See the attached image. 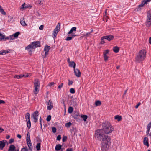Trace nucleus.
I'll return each instance as SVG.
<instances>
[{
	"label": "nucleus",
	"mask_w": 151,
	"mask_h": 151,
	"mask_svg": "<svg viewBox=\"0 0 151 151\" xmlns=\"http://www.w3.org/2000/svg\"><path fill=\"white\" fill-rule=\"evenodd\" d=\"M73 111V108L72 107L70 106L68 109V113H71Z\"/></svg>",
	"instance_id": "33"
},
{
	"label": "nucleus",
	"mask_w": 151,
	"mask_h": 151,
	"mask_svg": "<svg viewBox=\"0 0 151 151\" xmlns=\"http://www.w3.org/2000/svg\"><path fill=\"white\" fill-rule=\"evenodd\" d=\"M32 7V6L31 5L29 4H26L24 3H23L22 5V7L21 8V9H25L26 8H31Z\"/></svg>",
	"instance_id": "13"
},
{
	"label": "nucleus",
	"mask_w": 151,
	"mask_h": 151,
	"mask_svg": "<svg viewBox=\"0 0 151 151\" xmlns=\"http://www.w3.org/2000/svg\"><path fill=\"white\" fill-rule=\"evenodd\" d=\"M69 66L70 67H73L74 69L76 68V64L73 61L69 62Z\"/></svg>",
	"instance_id": "18"
},
{
	"label": "nucleus",
	"mask_w": 151,
	"mask_h": 151,
	"mask_svg": "<svg viewBox=\"0 0 151 151\" xmlns=\"http://www.w3.org/2000/svg\"><path fill=\"white\" fill-rule=\"evenodd\" d=\"M28 146L29 147V149L31 150L32 148V144L31 142V141L26 142Z\"/></svg>",
	"instance_id": "27"
},
{
	"label": "nucleus",
	"mask_w": 151,
	"mask_h": 151,
	"mask_svg": "<svg viewBox=\"0 0 151 151\" xmlns=\"http://www.w3.org/2000/svg\"><path fill=\"white\" fill-rule=\"evenodd\" d=\"M70 93L72 94H74L75 93V91L74 89L73 88H71L70 89Z\"/></svg>",
	"instance_id": "42"
},
{
	"label": "nucleus",
	"mask_w": 151,
	"mask_h": 151,
	"mask_svg": "<svg viewBox=\"0 0 151 151\" xmlns=\"http://www.w3.org/2000/svg\"><path fill=\"white\" fill-rule=\"evenodd\" d=\"M52 132L53 133H55L56 132V129L55 127H52Z\"/></svg>",
	"instance_id": "45"
},
{
	"label": "nucleus",
	"mask_w": 151,
	"mask_h": 151,
	"mask_svg": "<svg viewBox=\"0 0 151 151\" xmlns=\"http://www.w3.org/2000/svg\"><path fill=\"white\" fill-rule=\"evenodd\" d=\"M72 39L71 36H68L67 37L66 40L67 41H70Z\"/></svg>",
	"instance_id": "47"
},
{
	"label": "nucleus",
	"mask_w": 151,
	"mask_h": 151,
	"mask_svg": "<svg viewBox=\"0 0 151 151\" xmlns=\"http://www.w3.org/2000/svg\"><path fill=\"white\" fill-rule=\"evenodd\" d=\"M15 147L13 145H11L8 150V151H14L15 149Z\"/></svg>",
	"instance_id": "17"
},
{
	"label": "nucleus",
	"mask_w": 151,
	"mask_h": 151,
	"mask_svg": "<svg viewBox=\"0 0 151 151\" xmlns=\"http://www.w3.org/2000/svg\"><path fill=\"white\" fill-rule=\"evenodd\" d=\"M79 116L81 117V118L83 119V120L86 121L87 119L88 116L86 115H81V116Z\"/></svg>",
	"instance_id": "28"
},
{
	"label": "nucleus",
	"mask_w": 151,
	"mask_h": 151,
	"mask_svg": "<svg viewBox=\"0 0 151 151\" xmlns=\"http://www.w3.org/2000/svg\"><path fill=\"white\" fill-rule=\"evenodd\" d=\"M47 102V109L50 110L53 107L52 102L51 100H49V101Z\"/></svg>",
	"instance_id": "9"
},
{
	"label": "nucleus",
	"mask_w": 151,
	"mask_h": 151,
	"mask_svg": "<svg viewBox=\"0 0 151 151\" xmlns=\"http://www.w3.org/2000/svg\"><path fill=\"white\" fill-rule=\"evenodd\" d=\"M109 51V50H106L103 52V55H107V54L108 53Z\"/></svg>",
	"instance_id": "38"
},
{
	"label": "nucleus",
	"mask_w": 151,
	"mask_h": 151,
	"mask_svg": "<svg viewBox=\"0 0 151 151\" xmlns=\"http://www.w3.org/2000/svg\"><path fill=\"white\" fill-rule=\"evenodd\" d=\"M38 115V112L37 111H35L32 114V116L34 119V122H37Z\"/></svg>",
	"instance_id": "8"
},
{
	"label": "nucleus",
	"mask_w": 151,
	"mask_h": 151,
	"mask_svg": "<svg viewBox=\"0 0 151 151\" xmlns=\"http://www.w3.org/2000/svg\"><path fill=\"white\" fill-rule=\"evenodd\" d=\"M146 51L144 49L139 51L136 55V61L138 63L143 61L146 57Z\"/></svg>",
	"instance_id": "3"
},
{
	"label": "nucleus",
	"mask_w": 151,
	"mask_h": 151,
	"mask_svg": "<svg viewBox=\"0 0 151 151\" xmlns=\"http://www.w3.org/2000/svg\"><path fill=\"white\" fill-rule=\"evenodd\" d=\"M72 123H71L70 122H68L67 123H66L65 124V126L67 127V128H69V127L70 126L72 125Z\"/></svg>",
	"instance_id": "36"
},
{
	"label": "nucleus",
	"mask_w": 151,
	"mask_h": 151,
	"mask_svg": "<svg viewBox=\"0 0 151 151\" xmlns=\"http://www.w3.org/2000/svg\"><path fill=\"white\" fill-rule=\"evenodd\" d=\"M145 4H144V2L143 1L141 4L139 5L138 6L139 8L142 7Z\"/></svg>",
	"instance_id": "53"
},
{
	"label": "nucleus",
	"mask_w": 151,
	"mask_h": 151,
	"mask_svg": "<svg viewBox=\"0 0 151 151\" xmlns=\"http://www.w3.org/2000/svg\"><path fill=\"white\" fill-rule=\"evenodd\" d=\"M62 146L60 144L57 145L55 147V150L56 151H59L61 149Z\"/></svg>",
	"instance_id": "20"
},
{
	"label": "nucleus",
	"mask_w": 151,
	"mask_h": 151,
	"mask_svg": "<svg viewBox=\"0 0 151 151\" xmlns=\"http://www.w3.org/2000/svg\"><path fill=\"white\" fill-rule=\"evenodd\" d=\"M10 52V50H5L2 51H0V55H4Z\"/></svg>",
	"instance_id": "16"
},
{
	"label": "nucleus",
	"mask_w": 151,
	"mask_h": 151,
	"mask_svg": "<svg viewBox=\"0 0 151 151\" xmlns=\"http://www.w3.org/2000/svg\"><path fill=\"white\" fill-rule=\"evenodd\" d=\"M20 23L21 25L23 26H27V25L25 23L24 20V18L23 17L20 20Z\"/></svg>",
	"instance_id": "14"
},
{
	"label": "nucleus",
	"mask_w": 151,
	"mask_h": 151,
	"mask_svg": "<svg viewBox=\"0 0 151 151\" xmlns=\"http://www.w3.org/2000/svg\"><path fill=\"white\" fill-rule=\"evenodd\" d=\"M71 104L73 106H76L77 105V103L75 101H72L71 102Z\"/></svg>",
	"instance_id": "30"
},
{
	"label": "nucleus",
	"mask_w": 151,
	"mask_h": 151,
	"mask_svg": "<svg viewBox=\"0 0 151 151\" xmlns=\"http://www.w3.org/2000/svg\"><path fill=\"white\" fill-rule=\"evenodd\" d=\"M76 27H72L70 31L68 32V34H70L72 33L73 31H76Z\"/></svg>",
	"instance_id": "22"
},
{
	"label": "nucleus",
	"mask_w": 151,
	"mask_h": 151,
	"mask_svg": "<svg viewBox=\"0 0 151 151\" xmlns=\"http://www.w3.org/2000/svg\"><path fill=\"white\" fill-rule=\"evenodd\" d=\"M28 146L29 147V149L31 150L32 148V144L31 142V141L26 142Z\"/></svg>",
	"instance_id": "26"
},
{
	"label": "nucleus",
	"mask_w": 151,
	"mask_h": 151,
	"mask_svg": "<svg viewBox=\"0 0 151 151\" xmlns=\"http://www.w3.org/2000/svg\"><path fill=\"white\" fill-rule=\"evenodd\" d=\"M102 126V130L106 134L111 133L114 130L113 127L111 125L110 122L108 121L104 122Z\"/></svg>",
	"instance_id": "2"
},
{
	"label": "nucleus",
	"mask_w": 151,
	"mask_h": 151,
	"mask_svg": "<svg viewBox=\"0 0 151 151\" xmlns=\"http://www.w3.org/2000/svg\"><path fill=\"white\" fill-rule=\"evenodd\" d=\"M101 41L100 42V44H104L105 42L104 41V40L105 39H104V36H103V37H101Z\"/></svg>",
	"instance_id": "35"
},
{
	"label": "nucleus",
	"mask_w": 151,
	"mask_h": 151,
	"mask_svg": "<svg viewBox=\"0 0 151 151\" xmlns=\"http://www.w3.org/2000/svg\"><path fill=\"white\" fill-rule=\"evenodd\" d=\"M61 139V137L60 135H59L57 137V140H60Z\"/></svg>",
	"instance_id": "54"
},
{
	"label": "nucleus",
	"mask_w": 151,
	"mask_h": 151,
	"mask_svg": "<svg viewBox=\"0 0 151 151\" xmlns=\"http://www.w3.org/2000/svg\"><path fill=\"white\" fill-rule=\"evenodd\" d=\"M63 83H62L60 85H59L58 86V88L60 89L63 87Z\"/></svg>",
	"instance_id": "59"
},
{
	"label": "nucleus",
	"mask_w": 151,
	"mask_h": 151,
	"mask_svg": "<svg viewBox=\"0 0 151 151\" xmlns=\"http://www.w3.org/2000/svg\"><path fill=\"white\" fill-rule=\"evenodd\" d=\"M101 104V102L99 100H97L95 101V105L96 106H100Z\"/></svg>",
	"instance_id": "29"
},
{
	"label": "nucleus",
	"mask_w": 151,
	"mask_h": 151,
	"mask_svg": "<svg viewBox=\"0 0 151 151\" xmlns=\"http://www.w3.org/2000/svg\"><path fill=\"white\" fill-rule=\"evenodd\" d=\"M74 73L76 76L77 77H80L81 75V73L78 69H74Z\"/></svg>",
	"instance_id": "11"
},
{
	"label": "nucleus",
	"mask_w": 151,
	"mask_h": 151,
	"mask_svg": "<svg viewBox=\"0 0 151 151\" xmlns=\"http://www.w3.org/2000/svg\"><path fill=\"white\" fill-rule=\"evenodd\" d=\"M5 37V35L1 33V35L0 36V41H2V40L4 39Z\"/></svg>",
	"instance_id": "37"
},
{
	"label": "nucleus",
	"mask_w": 151,
	"mask_h": 151,
	"mask_svg": "<svg viewBox=\"0 0 151 151\" xmlns=\"http://www.w3.org/2000/svg\"><path fill=\"white\" fill-rule=\"evenodd\" d=\"M40 46V41H36L33 42L28 46L26 47L25 49L28 50L29 53L31 54L33 50V49L39 47Z\"/></svg>",
	"instance_id": "4"
},
{
	"label": "nucleus",
	"mask_w": 151,
	"mask_h": 151,
	"mask_svg": "<svg viewBox=\"0 0 151 151\" xmlns=\"http://www.w3.org/2000/svg\"><path fill=\"white\" fill-rule=\"evenodd\" d=\"M140 103L139 102L137 105H136L135 106V108L136 109L137 108L138 106L140 105Z\"/></svg>",
	"instance_id": "63"
},
{
	"label": "nucleus",
	"mask_w": 151,
	"mask_h": 151,
	"mask_svg": "<svg viewBox=\"0 0 151 151\" xmlns=\"http://www.w3.org/2000/svg\"><path fill=\"white\" fill-rule=\"evenodd\" d=\"M10 37V40H13L15 39V37H14V36L13 35L9 36Z\"/></svg>",
	"instance_id": "51"
},
{
	"label": "nucleus",
	"mask_w": 151,
	"mask_h": 151,
	"mask_svg": "<svg viewBox=\"0 0 151 151\" xmlns=\"http://www.w3.org/2000/svg\"><path fill=\"white\" fill-rule=\"evenodd\" d=\"M50 49V46H48L47 45H45L44 49V51L45 52V54L43 56V58H45L46 57V56L48 55Z\"/></svg>",
	"instance_id": "7"
},
{
	"label": "nucleus",
	"mask_w": 151,
	"mask_h": 151,
	"mask_svg": "<svg viewBox=\"0 0 151 151\" xmlns=\"http://www.w3.org/2000/svg\"><path fill=\"white\" fill-rule=\"evenodd\" d=\"M7 143V142L6 140H3L0 141V149L2 150L5 146L6 143Z\"/></svg>",
	"instance_id": "10"
},
{
	"label": "nucleus",
	"mask_w": 151,
	"mask_h": 151,
	"mask_svg": "<svg viewBox=\"0 0 151 151\" xmlns=\"http://www.w3.org/2000/svg\"><path fill=\"white\" fill-rule=\"evenodd\" d=\"M51 116L50 115L48 116L46 118V120L47 121H50L51 119Z\"/></svg>",
	"instance_id": "43"
},
{
	"label": "nucleus",
	"mask_w": 151,
	"mask_h": 151,
	"mask_svg": "<svg viewBox=\"0 0 151 151\" xmlns=\"http://www.w3.org/2000/svg\"><path fill=\"white\" fill-rule=\"evenodd\" d=\"M144 144L147 147L149 146V144L148 142V139L147 137H145L144 138L143 140Z\"/></svg>",
	"instance_id": "15"
},
{
	"label": "nucleus",
	"mask_w": 151,
	"mask_h": 151,
	"mask_svg": "<svg viewBox=\"0 0 151 151\" xmlns=\"http://www.w3.org/2000/svg\"><path fill=\"white\" fill-rule=\"evenodd\" d=\"M43 29V25H42L40 26L39 27V29L40 30H42Z\"/></svg>",
	"instance_id": "61"
},
{
	"label": "nucleus",
	"mask_w": 151,
	"mask_h": 151,
	"mask_svg": "<svg viewBox=\"0 0 151 151\" xmlns=\"http://www.w3.org/2000/svg\"><path fill=\"white\" fill-rule=\"evenodd\" d=\"M27 127L28 128V129H29L30 128L31 124V123H27Z\"/></svg>",
	"instance_id": "57"
},
{
	"label": "nucleus",
	"mask_w": 151,
	"mask_h": 151,
	"mask_svg": "<svg viewBox=\"0 0 151 151\" xmlns=\"http://www.w3.org/2000/svg\"><path fill=\"white\" fill-rule=\"evenodd\" d=\"M21 151H28L27 147H25L22 149Z\"/></svg>",
	"instance_id": "46"
},
{
	"label": "nucleus",
	"mask_w": 151,
	"mask_h": 151,
	"mask_svg": "<svg viewBox=\"0 0 151 151\" xmlns=\"http://www.w3.org/2000/svg\"><path fill=\"white\" fill-rule=\"evenodd\" d=\"M147 17H151V10L148 11L147 12Z\"/></svg>",
	"instance_id": "40"
},
{
	"label": "nucleus",
	"mask_w": 151,
	"mask_h": 151,
	"mask_svg": "<svg viewBox=\"0 0 151 151\" xmlns=\"http://www.w3.org/2000/svg\"><path fill=\"white\" fill-rule=\"evenodd\" d=\"M24 74H21L20 75H15L14 76V78L17 79H20L21 78L24 77Z\"/></svg>",
	"instance_id": "25"
},
{
	"label": "nucleus",
	"mask_w": 151,
	"mask_h": 151,
	"mask_svg": "<svg viewBox=\"0 0 151 151\" xmlns=\"http://www.w3.org/2000/svg\"><path fill=\"white\" fill-rule=\"evenodd\" d=\"M111 140V138H107V140L101 141V151H107L109 149V143Z\"/></svg>",
	"instance_id": "5"
},
{
	"label": "nucleus",
	"mask_w": 151,
	"mask_h": 151,
	"mask_svg": "<svg viewBox=\"0 0 151 151\" xmlns=\"http://www.w3.org/2000/svg\"><path fill=\"white\" fill-rule=\"evenodd\" d=\"M59 30L56 29H55L53 33V35L54 37H56L57 35V34L58 33Z\"/></svg>",
	"instance_id": "23"
},
{
	"label": "nucleus",
	"mask_w": 151,
	"mask_h": 151,
	"mask_svg": "<svg viewBox=\"0 0 151 151\" xmlns=\"http://www.w3.org/2000/svg\"><path fill=\"white\" fill-rule=\"evenodd\" d=\"M5 103V102L3 100L0 99V104L3 103L4 104Z\"/></svg>",
	"instance_id": "64"
},
{
	"label": "nucleus",
	"mask_w": 151,
	"mask_h": 151,
	"mask_svg": "<svg viewBox=\"0 0 151 151\" xmlns=\"http://www.w3.org/2000/svg\"><path fill=\"white\" fill-rule=\"evenodd\" d=\"M113 50L114 52L117 53L119 52V48L117 46H115L113 48Z\"/></svg>",
	"instance_id": "19"
},
{
	"label": "nucleus",
	"mask_w": 151,
	"mask_h": 151,
	"mask_svg": "<svg viewBox=\"0 0 151 151\" xmlns=\"http://www.w3.org/2000/svg\"><path fill=\"white\" fill-rule=\"evenodd\" d=\"M26 141V142L30 141V137H27Z\"/></svg>",
	"instance_id": "60"
},
{
	"label": "nucleus",
	"mask_w": 151,
	"mask_h": 151,
	"mask_svg": "<svg viewBox=\"0 0 151 151\" xmlns=\"http://www.w3.org/2000/svg\"><path fill=\"white\" fill-rule=\"evenodd\" d=\"M104 131L101 129H97L95 133V136L98 140L103 141L107 140V138H110V137L106 134H105Z\"/></svg>",
	"instance_id": "1"
},
{
	"label": "nucleus",
	"mask_w": 151,
	"mask_h": 151,
	"mask_svg": "<svg viewBox=\"0 0 151 151\" xmlns=\"http://www.w3.org/2000/svg\"><path fill=\"white\" fill-rule=\"evenodd\" d=\"M151 1V0H144L143 1L144 2V4H147V2H150Z\"/></svg>",
	"instance_id": "56"
},
{
	"label": "nucleus",
	"mask_w": 151,
	"mask_h": 151,
	"mask_svg": "<svg viewBox=\"0 0 151 151\" xmlns=\"http://www.w3.org/2000/svg\"><path fill=\"white\" fill-rule=\"evenodd\" d=\"M66 151H73V149L72 148H68L66 149Z\"/></svg>",
	"instance_id": "62"
},
{
	"label": "nucleus",
	"mask_w": 151,
	"mask_h": 151,
	"mask_svg": "<svg viewBox=\"0 0 151 151\" xmlns=\"http://www.w3.org/2000/svg\"><path fill=\"white\" fill-rule=\"evenodd\" d=\"M25 118L26 119V120L27 119L28 120V119H30V114L29 113H27L25 115Z\"/></svg>",
	"instance_id": "34"
},
{
	"label": "nucleus",
	"mask_w": 151,
	"mask_h": 151,
	"mask_svg": "<svg viewBox=\"0 0 151 151\" xmlns=\"http://www.w3.org/2000/svg\"><path fill=\"white\" fill-rule=\"evenodd\" d=\"M68 86H70L73 84V82L72 81H70V80H68Z\"/></svg>",
	"instance_id": "52"
},
{
	"label": "nucleus",
	"mask_w": 151,
	"mask_h": 151,
	"mask_svg": "<svg viewBox=\"0 0 151 151\" xmlns=\"http://www.w3.org/2000/svg\"><path fill=\"white\" fill-rule=\"evenodd\" d=\"M145 25L147 27H149L151 25V20L147 19L145 22Z\"/></svg>",
	"instance_id": "24"
},
{
	"label": "nucleus",
	"mask_w": 151,
	"mask_h": 151,
	"mask_svg": "<svg viewBox=\"0 0 151 151\" xmlns=\"http://www.w3.org/2000/svg\"><path fill=\"white\" fill-rule=\"evenodd\" d=\"M14 142V139L13 138H11L10 139L9 141V144H11L12 143H13Z\"/></svg>",
	"instance_id": "50"
},
{
	"label": "nucleus",
	"mask_w": 151,
	"mask_h": 151,
	"mask_svg": "<svg viewBox=\"0 0 151 151\" xmlns=\"http://www.w3.org/2000/svg\"><path fill=\"white\" fill-rule=\"evenodd\" d=\"M0 12L3 15H5L6 13L0 5Z\"/></svg>",
	"instance_id": "32"
},
{
	"label": "nucleus",
	"mask_w": 151,
	"mask_h": 151,
	"mask_svg": "<svg viewBox=\"0 0 151 151\" xmlns=\"http://www.w3.org/2000/svg\"><path fill=\"white\" fill-rule=\"evenodd\" d=\"M67 139V137L65 136H63V137L62 141L63 142H65L66 141Z\"/></svg>",
	"instance_id": "44"
},
{
	"label": "nucleus",
	"mask_w": 151,
	"mask_h": 151,
	"mask_svg": "<svg viewBox=\"0 0 151 151\" xmlns=\"http://www.w3.org/2000/svg\"><path fill=\"white\" fill-rule=\"evenodd\" d=\"M55 84V83L54 82H51L49 83L48 84V86L50 87H51L52 86L54 85Z\"/></svg>",
	"instance_id": "48"
},
{
	"label": "nucleus",
	"mask_w": 151,
	"mask_h": 151,
	"mask_svg": "<svg viewBox=\"0 0 151 151\" xmlns=\"http://www.w3.org/2000/svg\"><path fill=\"white\" fill-rule=\"evenodd\" d=\"M34 89L33 90V92L35 94H37L39 91L40 83L38 79H35L34 83Z\"/></svg>",
	"instance_id": "6"
},
{
	"label": "nucleus",
	"mask_w": 151,
	"mask_h": 151,
	"mask_svg": "<svg viewBox=\"0 0 151 151\" xmlns=\"http://www.w3.org/2000/svg\"><path fill=\"white\" fill-rule=\"evenodd\" d=\"M104 36V39L107 40L109 41L112 40L113 39L114 37L113 36L111 35H106Z\"/></svg>",
	"instance_id": "12"
},
{
	"label": "nucleus",
	"mask_w": 151,
	"mask_h": 151,
	"mask_svg": "<svg viewBox=\"0 0 151 151\" xmlns=\"http://www.w3.org/2000/svg\"><path fill=\"white\" fill-rule=\"evenodd\" d=\"M104 60L105 61H107L108 58V57L107 55H103Z\"/></svg>",
	"instance_id": "49"
},
{
	"label": "nucleus",
	"mask_w": 151,
	"mask_h": 151,
	"mask_svg": "<svg viewBox=\"0 0 151 151\" xmlns=\"http://www.w3.org/2000/svg\"><path fill=\"white\" fill-rule=\"evenodd\" d=\"M55 29H56L60 30V23H58L57 25L56 26Z\"/></svg>",
	"instance_id": "41"
},
{
	"label": "nucleus",
	"mask_w": 151,
	"mask_h": 151,
	"mask_svg": "<svg viewBox=\"0 0 151 151\" xmlns=\"http://www.w3.org/2000/svg\"><path fill=\"white\" fill-rule=\"evenodd\" d=\"M91 34L90 32L87 33L86 34L83 35V36H86L88 37Z\"/></svg>",
	"instance_id": "58"
},
{
	"label": "nucleus",
	"mask_w": 151,
	"mask_h": 151,
	"mask_svg": "<svg viewBox=\"0 0 151 151\" xmlns=\"http://www.w3.org/2000/svg\"><path fill=\"white\" fill-rule=\"evenodd\" d=\"M20 34V32H17L14 34H13L15 38L18 37L19 35Z\"/></svg>",
	"instance_id": "39"
},
{
	"label": "nucleus",
	"mask_w": 151,
	"mask_h": 151,
	"mask_svg": "<svg viewBox=\"0 0 151 151\" xmlns=\"http://www.w3.org/2000/svg\"><path fill=\"white\" fill-rule=\"evenodd\" d=\"M114 119L117 120L118 122H119L122 120V116L119 115H117L115 116Z\"/></svg>",
	"instance_id": "21"
},
{
	"label": "nucleus",
	"mask_w": 151,
	"mask_h": 151,
	"mask_svg": "<svg viewBox=\"0 0 151 151\" xmlns=\"http://www.w3.org/2000/svg\"><path fill=\"white\" fill-rule=\"evenodd\" d=\"M78 35L75 34L74 33H73L71 35V36L73 38H74L76 36H78Z\"/></svg>",
	"instance_id": "55"
},
{
	"label": "nucleus",
	"mask_w": 151,
	"mask_h": 151,
	"mask_svg": "<svg viewBox=\"0 0 151 151\" xmlns=\"http://www.w3.org/2000/svg\"><path fill=\"white\" fill-rule=\"evenodd\" d=\"M40 145L41 143L39 142L37 144L36 146V149L38 151L40 150Z\"/></svg>",
	"instance_id": "31"
}]
</instances>
